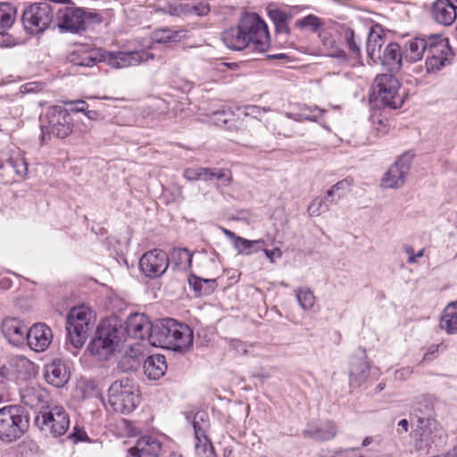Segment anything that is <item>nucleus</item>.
Masks as SVG:
<instances>
[{"mask_svg":"<svg viewBox=\"0 0 457 457\" xmlns=\"http://www.w3.org/2000/svg\"><path fill=\"white\" fill-rule=\"evenodd\" d=\"M222 41L236 51L249 48L264 53L270 46L268 26L256 13L245 14L237 27L226 29L222 33Z\"/></svg>","mask_w":457,"mask_h":457,"instance_id":"nucleus-1","label":"nucleus"},{"mask_svg":"<svg viewBox=\"0 0 457 457\" xmlns=\"http://www.w3.org/2000/svg\"><path fill=\"white\" fill-rule=\"evenodd\" d=\"M149 344L175 352L185 353L193 345V331L185 324L176 320L163 319L154 324L149 335Z\"/></svg>","mask_w":457,"mask_h":457,"instance_id":"nucleus-2","label":"nucleus"},{"mask_svg":"<svg viewBox=\"0 0 457 457\" xmlns=\"http://www.w3.org/2000/svg\"><path fill=\"white\" fill-rule=\"evenodd\" d=\"M51 1L54 3V27L62 33L80 34L87 30L88 21L96 24L103 21L99 13L79 7L71 0Z\"/></svg>","mask_w":457,"mask_h":457,"instance_id":"nucleus-3","label":"nucleus"},{"mask_svg":"<svg viewBox=\"0 0 457 457\" xmlns=\"http://www.w3.org/2000/svg\"><path fill=\"white\" fill-rule=\"evenodd\" d=\"M94 322L95 314L89 307L80 305L70 310L66 318L65 348L72 355H78L94 327Z\"/></svg>","mask_w":457,"mask_h":457,"instance_id":"nucleus-4","label":"nucleus"},{"mask_svg":"<svg viewBox=\"0 0 457 457\" xmlns=\"http://www.w3.org/2000/svg\"><path fill=\"white\" fill-rule=\"evenodd\" d=\"M73 127V119L64 107L50 106L40 118L41 139L46 142L52 137L65 138L71 134Z\"/></svg>","mask_w":457,"mask_h":457,"instance_id":"nucleus-5","label":"nucleus"},{"mask_svg":"<svg viewBox=\"0 0 457 457\" xmlns=\"http://www.w3.org/2000/svg\"><path fill=\"white\" fill-rule=\"evenodd\" d=\"M108 402L116 412L129 414L139 404V389L132 379L122 378L111 384Z\"/></svg>","mask_w":457,"mask_h":457,"instance_id":"nucleus-6","label":"nucleus"},{"mask_svg":"<svg viewBox=\"0 0 457 457\" xmlns=\"http://www.w3.org/2000/svg\"><path fill=\"white\" fill-rule=\"evenodd\" d=\"M29 427V418L25 410L18 405L0 409V440L12 443L21 438Z\"/></svg>","mask_w":457,"mask_h":457,"instance_id":"nucleus-7","label":"nucleus"},{"mask_svg":"<svg viewBox=\"0 0 457 457\" xmlns=\"http://www.w3.org/2000/svg\"><path fill=\"white\" fill-rule=\"evenodd\" d=\"M122 337L123 328L121 327L104 321L97 328L96 337L88 345V350L99 361L108 360L113 354Z\"/></svg>","mask_w":457,"mask_h":457,"instance_id":"nucleus-8","label":"nucleus"},{"mask_svg":"<svg viewBox=\"0 0 457 457\" xmlns=\"http://www.w3.org/2000/svg\"><path fill=\"white\" fill-rule=\"evenodd\" d=\"M54 3L46 0L30 4L25 7L21 15L24 29L30 34H40L54 23Z\"/></svg>","mask_w":457,"mask_h":457,"instance_id":"nucleus-9","label":"nucleus"},{"mask_svg":"<svg viewBox=\"0 0 457 457\" xmlns=\"http://www.w3.org/2000/svg\"><path fill=\"white\" fill-rule=\"evenodd\" d=\"M399 89L400 82L393 74H379L372 84V96L378 104L398 109L404 102V96L399 93Z\"/></svg>","mask_w":457,"mask_h":457,"instance_id":"nucleus-10","label":"nucleus"},{"mask_svg":"<svg viewBox=\"0 0 457 457\" xmlns=\"http://www.w3.org/2000/svg\"><path fill=\"white\" fill-rule=\"evenodd\" d=\"M35 422L42 432L59 437L68 430L70 416L62 406H48V409L38 411Z\"/></svg>","mask_w":457,"mask_h":457,"instance_id":"nucleus-11","label":"nucleus"},{"mask_svg":"<svg viewBox=\"0 0 457 457\" xmlns=\"http://www.w3.org/2000/svg\"><path fill=\"white\" fill-rule=\"evenodd\" d=\"M102 58L104 62L113 69H125L154 60V54L145 50L103 51Z\"/></svg>","mask_w":457,"mask_h":457,"instance_id":"nucleus-12","label":"nucleus"},{"mask_svg":"<svg viewBox=\"0 0 457 457\" xmlns=\"http://www.w3.org/2000/svg\"><path fill=\"white\" fill-rule=\"evenodd\" d=\"M442 431L437 428L436 421L431 419H420L413 431V446L416 452L427 451L432 445H436L441 438Z\"/></svg>","mask_w":457,"mask_h":457,"instance_id":"nucleus-13","label":"nucleus"},{"mask_svg":"<svg viewBox=\"0 0 457 457\" xmlns=\"http://www.w3.org/2000/svg\"><path fill=\"white\" fill-rule=\"evenodd\" d=\"M169 267V256L161 249H154L145 253L140 261L139 268L148 278H159Z\"/></svg>","mask_w":457,"mask_h":457,"instance_id":"nucleus-14","label":"nucleus"},{"mask_svg":"<svg viewBox=\"0 0 457 457\" xmlns=\"http://www.w3.org/2000/svg\"><path fill=\"white\" fill-rule=\"evenodd\" d=\"M413 154L405 153L388 169L382 178V185L386 188H398L404 184L409 173Z\"/></svg>","mask_w":457,"mask_h":457,"instance_id":"nucleus-15","label":"nucleus"},{"mask_svg":"<svg viewBox=\"0 0 457 457\" xmlns=\"http://www.w3.org/2000/svg\"><path fill=\"white\" fill-rule=\"evenodd\" d=\"M386 37L382 26L373 25L368 34L366 41V53L369 59L368 63L378 64L381 58L383 48L386 45Z\"/></svg>","mask_w":457,"mask_h":457,"instance_id":"nucleus-16","label":"nucleus"},{"mask_svg":"<svg viewBox=\"0 0 457 457\" xmlns=\"http://www.w3.org/2000/svg\"><path fill=\"white\" fill-rule=\"evenodd\" d=\"M426 72H435L442 69L448 62V46L447 44L439 36H436V42L430 44V48L427 53Z\"/></svg>","mask_w":457,"mask_h":457,"instance_id":"nucleus-17","label":"nucleus"},{"mask_svg":"<svg viewBox=\"0 0 457 457\" xmlns=\"http://www.w3.org/2000/svg\"><path fill=\"white\" fill-rule=\"evenodd\" d=\"M403 50L398 43L390 42L385 46L378 59V64H381L385 70L391 73H397L404 63Z\"/></svg>","mask_w":457,"mask_h":457,"instance_id":"nucleus-18","label":"nucleus"},{"mask_svg":"<svg viewBox=\"0 0 457 457\" xmlns=\"http://www.w3.org/2000/svg\"><path fill=\"white\" fill-rule=\"evenodd\" d=\"M53 340L51 328L44 323L34 324L28 330L26 341L35 352H44Z\"/></svg>","mask_w":457,"mask_h":457,"instance_id":"nucleus-19","label":"nucleus"},{"mask_svg":"<svg viewBox=\"0 0 457 457\" xmlns=\"http://www.w3.org/2000/svg\"><path fill=\"white\" fill-rule=\"evenodd\" d=\"M436 35L429 37H414L404 43L403 47L405 62L413 63L420 61L425 53L428 52L430 44L436 42Z\"/></svg>","mask_w":457,"mask_h":457,"instance_id":"nucleus-20","label":"nucleus"},{"mask_svg":"<svg viewBox=\"0 0 457 457\" xmlns=\"http://www.w3.org/2000/svg\"><path fill=\"white\" fill-rule=\"evenodd\" d=\"M154 324L151 323L148 317L143 313H134L130 315L126 322V331L128 336L135 339H147L152 333Z\"/></svg>","mask_w":457,"mask_h":457,"instance_id":"nucleus-21","label":"nucleus"},{"mask_svg":"<svg viewBox=\"0 0 457 457\" xmlns=\"http://www.w3.org/2000/svg\"><path fill=\"white\" fill-rule=\"evenodd\" d=\"M21 400L31 409H48V393L37 384H30L21 390Z\"/></svg>","mask_w":457,"mask_h":457,"instance_id":"nucleus-22","label":"nucleus"},{"mask_svg":"<svg viewBox=\"0 0 457 457\" xmlns=\"http://www.w3.org/2000/svg\"><path fill=\"white\" fill-rule=\"evenodd\" d=\"M29 328L19 319L7 317L2 321V332L4 337L13 345L25 343Z\"/></svg>","mask_w":457,"mask_h":457,"instance_id":"nucleus-23","label":"nucleus"},{"mask_svg":"<svg viewBox=\"0 0 457 457\" xmlns=\"http://www.w3.org/2000/svg\"><path fill=\"white\" fill-rule=\"evenodd\" d=\"M432 19L438 24L447 27L457 18V8L448 0H436L430 9Z\"/></svg>","mask_w":457,"mask_h":457,"instance_id":"nucleus-24","label":"nucleus"},{"mask_svg":"<svg viewBox=\"0 0 457 457\" xmlns=\"http://www.w3.org/2000/svg\"><path fill=\"white\" fill-rule=\"evenodd\" d=\"M162 445L154 436H145L137 439L136 445L129 452L135 457H159Z\"/></svg>","mask_w":457,"mask_h":457,"instance_id":"nucleus-25","label":"nucleus"},{"mask_svg":"<svg viewBox=\"0 0 457 457\" xmlns=\"http://www.w3.org/2000/svg\"><path fill=\"white\" fill-rule=\"evenodd\" d=\"M44 377L48 384L54 387H62L68 382L70 373L62 360L54 359L46 365Z\"/></svg>","mask_w":457,"mask_h":457,"instance_id":"nucleus-26","label":"nucleus"},{"mask_svg":"<svg viewBox=\"0 0 457 457\" xmlns=\"http://www.w3.org/2000/svg\"><path fill=\"white\" fill-rule=\"evenodd\" d=\"M370 376V365L365 356L352 357L349 368L350 386L358 387L364 383Z\"/></svg>","mask_w":457,"mask_h":457,"instance_id":"nucleus-27","label":"nucleus"},{"mask_svg":"<svg viewBox=\"0 0 457 457\" xmlns=\"http://www.w3.org/2000/svg\"><path fill=\"white\" fill-rule=\"evenodd\" d=\"M0 170L2 175H10L12 170L19 179H24L28 174V163L21 154H16L9 157L0 158Z\"/></svg>","mask_w":457,"mask_h":457,"instance_id":"nucleus-28","label":"nucleus"},{"mask_svg":"<svg viewBox=\"0 0 457 457\" xmlns=\"http://www.w3.org/2000/svg\"><path fill=\"white\" fill-rule=\"evenodd\" d=\"M102 53L100 49L79 47L69 55V61L77 66L92 67L98 62H103Z\"/></svg>","mask_w":457,"mask_h":457,"instance_id":"nucleus-29","label":"nucleus"},{"mask_svg":"<svg viewBox=\"0 0 457 457\" xmlns=\"http://www.w3.org/2000/svg\"><path fill=\"white\" fill-rule=\"evenodd\" d=\"M337 426L333 421H322L316 426H309L304 431L303 436L315 441H328L337 436Z\"/></svg>","mask_w":457,"mask_h":457,"instance_id":"nucleus-30","label":"nucleus"},{"mask_svg":"<svg viewBox=\"0 0 457 457\" xmlns=\"http://www.w3.org/2000/svg\"><path fill=\"white\" fill-rule=\"evenodd\" d=\"M144 373L149 379L157 380L162 378L167 370L165 357L162 354L148 356L143 365Z\"/></svg>","mask_w":457,"mask_h":457,"instance_id":"nucleus-31","label":"nucleus"},{"mask_svg":"<svg viewBox=\"0 0 457 457\" xmlns=\"http://www.w3.org/2000/svg\"><path fill=\"white\" fill-rule=\"evenodd\" d=\"M210 9L208 4L204 2L190 0L179 3L170 7V13L172 15L180 16L187 13H195L198 16L206 15Z\"/></svg>","mask_w":457,"mask_h":457,"instance_id":"nucleus-32","label":"nucleus"},{"mask_svg":"<svg viewBox=\"0 0 457 457\" xmlns=\"http://www.w3.org/2000/svg\"><path fill=\"white\" fill-rule=\"evenodd\" d=\"M205 418H207V414L205 412H198L195 415V420L193 422V427L195 429V437L196 440L195 448L199 450L202 447L204 453H207L209 451V453L212 454V446L210 439L207 437L206 435V425L204 424L203 426H201L198 421V420H200L201 421H204Z\"/></svg>","mask_w":457,"mask_h":457,"instance_id":"nucleus-33","label":"nucleus"},{"mask_svg":"<svg viewBox=\"0 0 457 457\" xmlns=\"http://www.w3.org/2000/svg\"><path fill=\"white\" fill-rule=\"evenodd\" d=\"M187 37V30L173 29L170 28H162L155 29L152 33V39L157 44H167L170 42H179Z\"/></svg>","mask_w":457,"mask_h":457,"instance_id":"nucleus-34","label":"nucleus"},{"mask_svg":"<svg viewBox=\"0 0 457 457\" xmlns=\"http://www.w3.org/2000/svg\"><path fill=\"white\" fill-rule=\"evenodd\" d=\"M9 366L18 378H25L34 371V363L22 355L12 356L9 361Z\"/></svg>","mask_w":457,"mask_h":457,"instance_id":"nucleus-35","label":"nucleus"},{"mask_svg":"<svg viewBox=\"0 0 457 457\" xmlns=\"http://www.w3.org/2000/svg\"><path fill=\"white\" fill-rule=\"evenodd\" d=\"M188 285L197 295H208L217 287L216 279H205L200 277L190 275L188 277Z\"/></svg>","mask_w":457,"mask_h":457,"instance_id":"nucleus-36","label":"nucleus"},{"mask_svg":"<svg viewBox=\"0 0 457 457\" xmlns=\"http://www.w3.org/2000/svg\"><path fill=\"white\" fill-rule=\"evenodd\" d=\"M269 17L275 25L276 31L279 34L288 35L290 29L288 22L292 20V14L275 8L269 10Z\"/></svg>","mask_w":457,"mask_h":457,"instance_id":"nucleus-37","label":"nucleus"},{"mask_svg":"<svg viewBox=\"0 0 457 457\" xmlns=\"http://www.w3.org/2000/svg\"><path fill=\"white\" fill-rule=\"evenodd\" d=\"M439 327L449 335L457 333V310L452 305L447 304L444 309Z\"/></svg>","mask_w":457,"mask_h":457,"instance_id":"nucleus-38","label":"nucleus"},{"mask_svg":"<svg viewBox=\"0 0 457 457\" xmlns=\"http://www.w3.org/2000/svg\"><path fill=\"white\" fill-rule=\"evenodd\" d=\"M319 37L320 38V41L328 55L336 57H342L345 55L344 51L339 49L335 37L329 30L322 28L319 31Z\"/></svg>","mask_w":457,"mask_h":457,"instance_id":"nucleus-39","label":"nucleus"},{"mask_svg":"<svg viewBox=\"0 0 457 457\" xmlns=\"http://www.w3.org/2000/svg\"><path fill=\"white\" fill-rule=\"evenodd\" d=\"M17 14L16 7L9 2L0 3V29H6L12 26Z\"/></svg>","mask_w":457,"mask_h":457,"instance_id":"nucleus-40","label":"nucleus"},{"mask_svg":"<svg viewBox=\"0 0 457 457\" xmlns=\"http://www.w3.org/2000/svg\"><path fill=\"white\" fill-rule=\"evenodd\" d=\"M323 25V21L314 14H309L295 21V26L296 28L307 29L313 33L320 31Z\"/></svg>","mask_w":457,"mask_h":457,"instance_id":"nucleus-41","label":"nucleus"},{"mask_svg":"<svg viewBox=\"0 0 457 457\" xmlns=\"http://www.w3.org/2000/svg\"><path fill=\"white\" fill-rule=\"evenodd\" d=\"M235 249L239 254L249 255L253 253L251 250L254 245L266 246L267 244L263 239L248 240L238 237L233 244Z\"/></svg>","mask_w":457,"mask_h":457,"instance_id":"nucleus-42","label":"nucleus"},{"mask_svg":"<svg viewBox=\"0 0 457 457\" xmlns=\"http://www.w3.org/2000/svg\"><path fill=\"white\" fill-rule=\"evenodd\" d=\"M170 257L175 265L180 269H187L191 266L192 254L187 248L174 249Z\"/></svg>","mask_w":457,"mask_h":457,"instance_id":"nucleus-43","label":"nucleus"},{"mask_svg":"<svg viewBox=\"0 0 457 457\" xmlns=\"http://www.w3.org/2000/svg\"><path fill=\"white\" fill-rule=\"evenodd\" d=\"M344 39L346 43L350 54L353 57H361V51L360 48V42L357 40L355 33L353 29L347 28L343 32Z\"/></svg>","mask_w":457,"mask_h":457,"instance_id":"nucleus-44","label":"nucleus"},{"mask_svg":"<svg viewBox=\"0 0 457 457\" xmlns=\"http://www.w3.org/2000/svg\"><path fill=\"white\" fill-rule=\"evenodd\" d=\"M211 169L210 168H188L184 170V178L187 180H196L202 179L204 181H208V176H211Z\"/></svg>","mask_w":457,"mask_h":457,"instance_id":"nucleus-45","label":"nucleus"},{"mask_svg":"<svg viewBox=\"0 0 457 457\" xmlns=\"http://www.w3.org/2000/svg\"><path fill=\"white\" fill-rule=\"evenodd\" d=\"M296 298L303 310H310L315 303V296L309 288H300L296 293Z\"/></svg>","mask_w":457,"mask_h":457,"instance_id":"nucleus-46","label":"nucleus"},{"mask_svg":"<svg viewBox=\"0 0 457 457\" xmlns=\"http://www.w3.org/2000/svg\"><path fill=\"white\" fill-rule=\"evenodd\" d=\"M328 210V201L320 197L315 198L308 207V212L311 216H319Z\"/></svg>","mask_w":457,"mask_h":457,"instance_id":"nucleus-47","label":"nucleus"},{"mask_svg":"<svg viewBox=\"0 0 457 457\" xmlns=\"http://www.w3.org/2000/svg\"><path fill=\"white\" fill-rule=\"evenodd\" d=\"M211 176H208V181L218 179L224 186H228L232 179L231 172L224 169H211Z\"/></svg>","mask_w":457,"mask_h":457,"instance_id":"nucleus-48","label":"nucleus"},{"mask_svg":"<svg viewBox=\"0 0 457 457\" xmlns=\"http://www.w3.org/2000/svg\"><path fill=\"white\" fill-rule=\"evenodd\" d=\"M139 365L140 361L137 357L128 354L124 355L119 362L120 370L124 372L135 370L139 367Z\"/></svg>","mask_w":457,"mask_h":457,"instance_id":"nucleus-49","label":"nucleus"},{"mask_svg":"<svg viewBox=\"0 0 457 457\" xmlns=\"http://www.w3.org/2000/svg\"><path fill=\"white\" fill-rule=\"evenodd\" d=\"M351 182L348 179H343L336 183L329 190H328V196H335L337 194L345 195Z\"/></svg>","mask_w":457,"mask_h":457,"instance_id":"nucleus-50","label":"nucleus"},{"mask_svg":"<svg viewBox=\"0 0 457 457\" xmlns=\"http://www.w3.org/2000/svg\"><path fill=\"white\" fill-rule=\"evenodd\" d=\"M417 409L423 412L426 411H430L432 408V397L428 395H423L417 398L416 402Z\"/></svg>","mask_w":457,"mask_h":457,"instance_id":"nucleus-51","label":"nucleus"},{"mask_svg":"<svg viewBox=\"0 0 457 457\" xmlns=\"http://www.w3.org/2000/svg\"><path fill=\"white\" fill-rule=\"evenodd\" d=\"M446 346L443 345V343L441 344H437V345H431L426 353L424 354V357H423V360L424 361H431L433 360L434 358H436V354L438 353L439 350L440 349H445Z\"/></svg>","mask_w":457,"mask_h":457,"instance_id":"nucleus-52","label":"nucleus"},{"mask_svg":"<svg viewBox=\"0 0 457 457\" xmlns=\"http://www.w3.org/2000/svg\"><path fill=\"white\" fill-rule=\"evenodd\" d=\"M259 249H262L264 252L265 256L270 260V262H274L275 259H279L282 257V251L278 247L268 250L265 248V246H259L255 251H258Z\"/></svg>","mask_w":457,"mask_h":457,"instance_id":"nucleus-53","label":"nucleus"},{"mask_svg":"<svg viewBox=\"0 0 457 457\" xmlns=\"http://www.w3.org/2000/svg\"><path fill=\"white\" fill-rule=\"evenodd\" d=\"M303 112H305L306 114L313 115V120H308L309 121H317L319 118H320L325 112L322 109H320L317 106H309V105H303L302 106Z\"/></svg>","mask_w":457,"mask_h":457,"instance_id":"nucleus-54","label":"nucleus"},{"mask_svg":"<svg viewBox=\"0 0 457 457\" xmlns=\"http://www.w3.org/2000/svg\"><path fill=\"white\" fill-rule=\"evenodd\" d=\"M286 116L288 119H292L295 121L301 122L306 120H313L314 116L311 114H306L305 112H303L302 108L300 109L299 112H287Z\"/></svg>","mask_w":457,"mask_h":457,"instance_id":"nucleus-55","label":"nucleus"},{"mask_svg":"<svg viewBox=\"0 0 457 457\" xmlns=\"http://www.w3.org/2000/svg\"><path fill=\"white\" fill-rule=\"evenodd\" d=\"M262 110L256 105H247L245 107L244 110L245 116L251 117L256 120L262 116Z\"/></svg>","mask_w":457,"mask_h":457,"instance_id":"nucleus-56","label":"nucleus"},{"mask_svg":"<svg viewBox=\"0 0 457 457\" xmlns=\"http://www.w3.org/2000/svg\"><path fill=\"white\" fill-rule=\"evenodd\" d=\"M15 45V38L6 32H0V47H9Z\"/></svg>","mask_w":457,"mask_h":457,"instance_id":"nucleus-57","label":"nucleus"},{"mask_svg":"<svg viewBox=\"0 0 457 457\" xmlns=\"http://www.w3.org/2000/svg\"><path fill=\"white\" fill-rule=\"evenodd\" d=\"M412 373V369L410 367H404L395 370V378L399 381L407 379Z\"/></svg>","mask_w":457,"mask_h":457,"instance_id":"nucleus-58","label":"nucleus"},{"mask_svg":"<svg viewBox=\"0 0 457 457\" xmlns=\"http://www.w3.org/2000/svg\"><path fill=\"white\" fill-rule=\"evenodd\" d=\"M170 193L173 196L174 201H179L184 199L183 196V187L179 184H172L170 187Z\"/></svg>","mask_w":457,"mask_h":457,"instance_id":"nucleus-59","label":"nucleus"},{"mask_svg":"<svg viewBox=\"0 0 457 457\" xmlns=\"http://www.w3.org/2000/svg\"><path fill=\"white\" fill-rule=\"evenodd\" d=\"M230 347L237 353L245 354L247 352L245 343L239 340H232Z\"/></svg>","mask_w":457,"mask_h":457,"instance_id":"nucleus-60","label":"nucleus"},{"mask_svg":"<svg viewBox=\"0 0 457 457\" xmlns=\"http://www.w3.org/2000/svg\"><path fill=\"white\" fill-rule=\"evenodd\" d=\"M86 436L85 432L80 428L74 427L73 432L69 435V438L72 440L73 443H78L83 440V436Z\"/></svg>","mask_w":457,"mask_h":457,"instance_id":"nucleus-61","label":"nucleus"},{"mask_svg":"<svg viewBox=\"0 0 457 457\" xmlns=\"http://www.w3.org/2000/svg\"><path fill=\"white\" fill-rule=\"evenodd\" d=\"M373 124L377 130L381 131L383 133L387 132V129H386L387 121L386 120H382V119H378V120L373 119Z\"/></svg>","mask_w":457,"mask_h":457,"instance_id":"nucleus-62","label":"nucleus"},{"mask_svg":"<svg viewBox=\"0 0 457 457\" xmlns=\"http://www.w3.org/2000/svg\"><path fill=\"white\" fill-rule=\"evenodd\" d=\"M344 197V194H337L335 196H328V192L322 198L328 203V208L332 204H337L338 202Z\"/></svg>","mask_w":457,"mask_h":457,"instance_id":"nucleus-63","label":"nucleus"},{"mask_svg":"<svg viewBox=\"0 0 457 457\" xmlns=\"http://www.w3.org/2000/svg\"><path fill=\"white\" fill-rule=\"evenodd\" d=\"M75 107L71 109V111H74L76 112H85L87 109V104L83 100H78L74 102Z\"/></svg>","mask_w":457,"mask_h":457,"instance_id":"nucleus-64","label":"nucleus"}]
</instances>
